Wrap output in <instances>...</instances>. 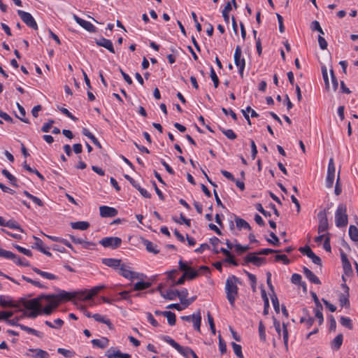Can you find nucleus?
<instances>
[{
    "label": "nucleus",
    "mask_w": 358,
    "mask_h": 358,
    "mask_svg": "<svg viewBox=\"0 0 358 358\" xmlns=\"http://www.w3.org/2000/svg\"><path fill=\"white\" fill-rule=\"evenodd\" d=\"M78 296L79 292H68L64 290H61L58 294H41L36 298L24 301V308L30 310L24 315L31 319L42 314L50 315L61 301H71Z\"/></svg>",
    "instance_id": "f257e3e1"
},
{
    "label": "nucleus",
    "mask_w": 358,
    "mask_h": 358,
    "mask_svg": "<svg viewBox=\"0 0 358 358\" xmlns=\"http://www.w3.org/2000/svg\"><path fill=\"white\" fill-rule=\"evenodd\" d=\"M237 283H239V279L235 275L229 277L225 283L227 299L232 307H234L236 298L238 296Z\"/></svg>",
    "instance_id": "f03ea898"
},
{
    "label": "nucleus",
    "mask_w": 358,
    "mask_h": 358,
    "mask_svg": "<svg viewBox=\"0 0 358 358\" xmlns=\"http://www.w3.org/2000/svg\"><path fill=\"white\" fill-rule=\"evenodd\" d=\"M335 222L338 227H343L348 224V215L345 205L338 206L335 215Z\"/></svg>",
    "instance_id": "7ed1b4c3"
},
{
    "label": "nucleus",
    "mask_w": 358,
    "mask_h": 358,
    "mask_svg": "<svg viewBox=\"0 0 358 358\" xmlns=\"http://www.w3.org/2000/svg\"><path fill=\"white\" fill-rule=\"evenodd\" d=\"M119 273L124 278L129 280L141 278L143 275L142 273H138L131 271V267L129 265L125 264H122L119 268Z\"/></svg>",
    "instance_id": "20e7f679"
},
{
    "label": "nucleus",
    "mask_w": 358,
    "mask_h": 358,
    "mask_svg": "<svg viewBox=\"0 0 358 358\" xmlns=\"http://www.w3.org/2000/svg\"><path fill=\"white\" fill-rule=\"evenodd\" d=\"M163 340L167 343H169L170 345H171L173 348H175L180 354H181L185 358H189V355H191L189 350H192L190 348H183L169 336H164Z\"/></svg>",
    "instance_id": "39448f33"
},
{
    "label": "nucleus",
    "mask_w": 358,
    "mask_h": 358,
    "mask_svg": "<svg viewBox=\"0 0 358 358\" xmlns=\"http://www.w3.org/2000/svg\"><path fill=\"white\" fill-rule=\"evenodd\" d=\"M179 269L184 271L186 274V278L188 280H193L199 275V271L194 270L192 267L189 266L186 262H184L182 259L178 262Z\"/></svg>",
    "instance_id": "423d86ee"
},
{
    "label": "nucleus",
    "mask_w": 358,
    "mask_h": 358,
    "mask_svg": "<svg viewBox=\"0 0 358 358\" xmlns=\"http://www.w3.org/2000/svg\"><path fill=\"white\" fill-rule=\"evenodd\" d=\"M122 239L119 237H105L99 241V243L104 248L117 249L122 244Z\"/></svg>",
    "instance_id": "0eeeda50"
},
{
    "label": "nucleus",
    "mask_w": 358,
    "mask_h": 358,
    "mask_svg": "<svg viewBox=\"0 0 358 358\" xmlns=\"http://www.w3.org/2000/svg\"><path fill=\"white\" fill-rule=\"evenodd\" d=\"M17 14L20 17L21 20L29 27L36 30L38 29V25L36 22L32 15L27 12L24 10H18Z\"/></svg>",
    "instance_id": "6e6552de"
},
{
    "label": "nucleus",
    "mask_w": 358,
    "mask_h": 358,
    "mask_svg": "<svg viewBox=\"0 0 358 358\" xmlns=\"http://www.w3.org/2000/svg\"><path fill=\"white\" fill-rule=\"evenodd\" d=\"M317 217L319 220L317 232L320 234L327 231L329 229V224L326 210L320 211Z\"/></svg>",
    "instance_id": "1a4fd4ad"
},
{
    "label": "nucleus",
    "mask_w": 358,
    "mask_h": 358,
    "mask_svg": "<svg viewBox=\"0 0 358 358\" xmlns=\"http://www.w3.org/2000/svg\"><path fill=\"white\" fill-rule=\"evenodd\" d=\"M299 250L303 255H306L308 257L311 259L312 262L319 265L320 267H322V260L320 257L316 255L313 250L310 249V248L308 245H306L304 247L299 248Z\"/></svg>",
    "instance_id": "9d476101"
},
{
    "label": "nucleus",
    "mask_w": 358,
    "mask_h": 358,
    "mask_svg": "<svg viewBox=\"0 0 358 358\" xmlns=\"http://www.w3.org/2000/svg\"><path fill=\"white\" fill-rule=\"evenodd\" d=\"M103 288H104L103 285L94 287L89 291L87 294H86L87 291L80 292H79L78 299L80 300H85V301L90 300L93 296L96 295L99 293V292Z\"/></svg>",
    "instance_id": "9b49d317"
},
{
    "label": "nucleus",
    "mask_w": 358,
    "mask_h": 358,
    "mask_svg": "<svg viewBox=\"0 0 358 358\" xmlns=\"http://www.w3.org/2000/svg\"><path fill=\"white\" fill-rule=\"evenodd\" d=\"M256 253H249L244 258V264L252 263L257 266H261L262 264L266 262V259L264 257H258L256 256Z\"/></svg>",
    "instance_id": "f8f14e48"
},
{
    "label": "nucleus",
    "mask_w": 358,
    "mask_h": 358,
    "mask_svg": "<svg viewBox=\"0 0 358 358\" xmlns=\"http://www.w3.org/2000/svg\"><path fill=\"white\" fill-rule=\"evenodd\" d=\"M341 258L344 274L348 276L352 275L353 270L351 264L348 259L347 255L343 251L341 252Z\"/></svg>",
    "instance_id": "ddd939ff"
},
{
    "label": "nucleus",
    "mask_w": 358,
    "mask_h": 358,
    "mask_svg": "<svg viewBox=\"0 0 358 358\" xmlns=\"http://www.w3.org/2000/svg\"><path fill=\"white\" fill-rule=\"evenodd\" d=\"M100 215L102 217H115L118 211L116 208L107 206H101L99 207Z\"/></svg>",
    "instance_id": "4468645a"
},
{
    "label": "nucleus",
    "mask_w": 358,
    "mask_h": 358,
    "mask_svg": "<svg viewBox=\"0 0 358 358\" xmlns=\"http://www.w3.org/2000/svg\"><path fill=\"white\" fill-rule=\"evenodd\" d=\"M73 19L80 26L89 32L94 33L96 31L95 27L91 22L79 17L76 15H73Z\"/></svg>",
    "instance_id": "2eb2a0df"
},
{
    "label": "nucleus",
    "mask_w": 358,
    "mask_h": 358,
    "mask_svg": "<svg viewBox=\"0 0 358 358\" xmlns=\"http://www.w3.org/2000/svg\"><path fill=\"white\" fill-rule=\"evenodd\" d=\"M95 43L98 46L103 47L107 49L110 52L115 53V49L112 41L106 38L101 37L99 39H95Z\"/></svg>",
    "instance_id": "dca6fc26"
},
{
    "label": "nucleus",
    "mask_w": 358,
    "mask_h": 358,
    "mask_svg": "<svg viewBox=\"0 0 358 358\" xmlns=\"http://www.w3.org/2000/svg\"><path fill=\"white\" fill-rule=\"evenodd\" d=\"M106 357L108 358H131V355L122 353L120 350L111 348L106 351Z\"/></svg>",
    "instance_id": "f3484780"
},
{
    "label": "nucleus",
    "mask_w": 358,
    "mask_h": 358,
    "mask_svg": "<svg viewBox=\"0 0 358 358\" xmlns=\"http://www.w3.org/2000/svg\"><path fill=\"white\" fill-rule=\"evenodd\" d=\"M176 293L177 294V297L179 298L180 303L185 308H187L191 304V301H189V299H187L188 296V291L187 289H183L181 291H178L176 289Z\"/></svg>",
    "instance_id": "a211bd4d"
},
{
    "label": "nucleus",
    "mask_w": 358,
    "mask_h": 358,
    "mask_svg": "<svg viewBox=\"0 0 358 358\" xmlns=\"http://www.w3.org/2000/svg\"><path fill=\"white\" fill-rule=\"evenodd\" d=\"M242 55V50L241 46L237 45L235 49V52L234 55V63L237 67L241 66L242 64H244L245 66V60L244 58H241Z\"/></svg>",
    "instance_id": "6ab92c4d"
},
{
    "label": "nucleus",
    "mask_w": 358,
    "mask_h": 358,
    "mask_svg": "<svg viewBox=\"0 0 358 358\" xmlns=\"http://www.w3.org/2000/svg\"><path fill=\"white\" fill-rule=\"evenodd\" d=\"M102 263L108 267L117 269L122 264V260L113 258H104L102 259Z\"/></svg>",
    "instance_id": "aec40b11"
},
{
    "label": "nucleus",
    "mask_w": 358,
    "mask_h": 358,
    "mask_svg": "<svg viewBox=\"0 0 358 358\" xmlns=\"http://www.w3.org/2000/svg\"><path fill=\"white\" fill-rule=\"evenodd\" d=\"M303 271L305 276L308 279V280L310 282L316 285L321 284V281L320 280V279L309 268L304 266Z\"/></svg>",
    "instance_id": "412c9836"
},
{
    "label": "nucleus",
    "mask_w": 358,
    "mask_h": 358,
    "mask_svg": "<svg viewBox=\"0 0 358 358\" xmlns=\"http://www.w3.org/2000/svg\"><path fill=\"white\" fill-rule=\"evenodd\" d=\"M92 343L94 346L103 349L108 345L109 340L106 337H102L101 339H93Z\"/></svg>",
    "instance_id": "4be33fe9"
},
{
    "label": "nucleus",
    "mask_w": 358,
    "mask_h": 358,
    "mask_svg": "<svg viewBox=\"0 0 358 358\" xmlns=\"http://www.w3.org/2000/svg\"><path fill=\"white\" fill-rule=\"evenodd\" d=\"M71 226L73 229H79V230H86L90 227V223L86 221H78L75 222H71Z\"/></svg>",
    "instance_id": "5701e85b"
},
{
    "label": "nucleus",
    "mask_w": 358,
    "mask_h": 358,
    "mask_svg": "<svg viewBox=\"0 0 358 358\" xmlns=\"http://www.w3.org/2000/svg\"><path fill=\"white\" fill-rule=\"evenodd\" d=\"M92 317L99 322L106 324L110 329H113V324L108 319H106L105 317L98 313H96L92 315Z\"/></svg>",
    "instance_id": "b1692460"
},
{
    "label": "nucleus",
    "mask_w": 358,
    "mask_h": 358,
    "mask_svg": "<svg viewBox=\"0 0 358 358\" xmlns=\"http://www.w3.org/2000/svg\"><path fill=\"white\" fill-rule=\"evenodd\" d=\"M32 270L36 273L40 275L41 276L46 278V279H48V280H57V276H56L55 275L50 273L45 272V271H43L36 267H32Z\"/></svg>",
    "instance_id": "393cba45"
},
{
    "label": "nucleus",
    "mask_w": 358,
    "mask_h": 358,
    "mask_svg": "<svg viewBox=\"0 0 358 358\" xmlns=\"http://www.w3.org/2000/svg\"><path fill=\"white\" fill-rule=\"evenodd\" d=\"M19 327L22 330L27 332L28 334L34 335V336H37L38 338H42L43 336V334L42 332L38 331H37V330H36L34 329H32L31 327H29L27 326H25L24 324H19Z\"/></svg>",
    "instance_id": "a878e982"
},
{
    "label": "nucleus",
    "mask_w": 358,
    "mask_h": 358,
    "mask_svg": "<svg viewBox=\"0 0 358 358\" xmlns=\"http://www.w3.org/2000/svg\"><path fill=\"white\" fill-rule=\"evenodd\" d=\"M82 134L84 136H85L87 138H89L93 142V143L95 145H96L99 148H101V145L99 143V141H98V139L87 129L83 128V130H82Z\"/></svg>",
    "instance_id": "bb28decb"
},
{
    "label": "nucleus",
    "mask_w": 358,
    "mask_h": 358,
    "mask_svg": "<svg viewBox=\"0 0 358 358\" xmlns=\"http://www.w3.org/2000/svg\"><path fill=\"white\" fill-rule=\"evenodd\" d=\"M235 222L238 229H241L242 228H243L245 229L251 230L250 225L245 220L236 217Z\"/></svg>",
    "instance_id": "cd10ccee"
},
{
    "label": "nucleus",
    "mask_w": 358,
    "mask_h": 358,
    "mask_svg": "<svg viewBox=\"0 0 358 358\" xmlns=\"http://www.w3.org/2000/svg\"><path fill=\"white\" fill-rule=\"evenodd\" d=\"M151 285H152V283L150 282L140 281V282H137L136 283L134 284L133 289L134 291L144 290V289H146L150 287Z\"/></svg>",
    "instance_id": "c85d7f7f"
},
{
    "label": "nucleus",
    "mask_w": 358,
    "mask_h": 358,
    "mask_svg": "<svg viewBox=\"0 0 358 358\" xmlns=\"http://www.w3.org/2000/svg\"><path fill=\"white\" fill-rule=\"evenodd\" d=\"M31 352H35V355H33L35 358H48L49 357V354L41 349L36 348V349H29V350Z\"/></svg>",
    "instance_id": "c756f323"
},
{
    "label": "nucleus",
    "mask_w": 358,
    "mask_h": 358,
    "mask_svg": "<svg viewBox=\"0 0 358 358\" xmlns=\"http://www.w3.org/2000/svg\"><path fill=\"white\" fill-rule=\"evenodd\" d=\"M0 306L3 308L15 307L13 301L10 300L8 296H0Z\"/></svg>",
    "instance_id": "7c9ffc66"
},
{
    "label": "nucleus",
    "mask_w": 358,
    "mask_h": 358,
    "mask_svg": "<svg viewBox=\"0 0 358 358\" xmlns=\"http://www.w3.org/2000/svg\"><path fill=\"white\" fill-rule=\"evenodd\" d=\"M232 9L231 8V4L229 1H228L223 10H222V16H223V18H224V22L227 23V24H229V12Z\"/></svg>",
    "instance_id": "2f4dec72"
},
{
    "label": "nucleus",
    "mask_w": 358,
    "mask_h": 358,
    "mask_svg": "<svg viewBox=\"0 0 358 358\" xmlns=\"http://www.w3.org/2000/svg\"><path fill=\"white\" fill-rule=\"evenodd\" d=\"M17 107L19 110V112H20V114L21 116H19L15 114L16 117L20 119L21 121H22L24 123H27V124L29 123V121L28 119L24 118L26 115V111H25V109L24 108V107L22 106H21L19 103H17Z\"/></svg>",
    "instance_id": "473e14b6"
},
{
    "label": "nucleus",
    "mask_w": 358,
    "mask_h": 358,
    "mask_svg": "<svg viewBox=\"0 0 358 358\" xmlns=\"http://www.w3.org/2000/svg\"><path fill=\"white\" fill-rule=\"evenodd\" d=\"M1 173L10 181L13 186L17 187V179L8 170L3 169Z\"/></svg>",
    "instance_id": "72a5a7b5"
},
{
    "label": "nucleus",
    "mask_w": 358,
    "mask_h": 358,
    "mask_svg": "<svg viewBox=\"0 0 358 358\" xmlns=\"http://www.w3.org/2000/svg\"><path fill=\"white\" fill-rule=\"evenodd\" d=\"M143 243H144V245L146 248V250L148 252H152L154 254H158L159 253V251L156 249L157 245H155L152 242H151L150 241H148V240H144Z\"/></svg>",
    "instance_id": "f704fd0d"
},
{
    "label": "nucleus",
    "mask_w": 358,
    "mask_h": 358,
    "mask_svg": "<svg viewBox=\"0 0 358 358\" xmlns=\"http://www.w3.org/2000/svg\"><path fill=\"white\" fill-rule=\"evenodd\" d=\"M262 297L264 301V315H267L268 313V308H269V301L267 296L266 292L265 289H262Z\"/></svg>",
    "instance_id": "c9c22d12"
},
{
    "label": "nucleus",
    "mask_w": 358,
    "mask_h": 358,
    "mask_svg": "<svg viewBox=\"0 0 358 358\" xmlns=\"http://www.w3.org/2000/svg\"><path fill=\"white\" fill-rule=\"evenodd\" d=\"M282 336H283V343L285 345V348L286 351H288V340H289V334L287 327V324L284 322L282 323Z\"/></svg>",
    "instance_id": "e433bc0d"
},
{
    "label": "nucleus",
    "mask_w": 358,
    "mask_h": 358,
    "mask_svg": "<svg viewBox=\"0 0 358 358\" xmlns=\"http://www.w3.org/2000/svg\"><path fill=\"white\" fill-rule=\"evenodd\" d=\"M161 296L169 300H174L177 297V294L176 293V289H169L166 293L163 291H161Z\"/></svg>",
    "instance_id": "4c0bfd02"
},
{
    "label": "nucleus",
    "mask_w": 358,
    "mask_h": 358,
    "mask_svg": "<svg viewBox=\"0 0 358 358\" xmlns=\"http://www.w3.org/2000/svg\"><path fill=\"white\" fill-rule=\"evenodd\" d=\"M8 259L13 260V262L19 266H29V263L27 260H26L24 258H21L20 257H19L16 255H15L14 258H8Z\"/></svg>",
    "instance_id": "58836bf2"
},
{
    "label": "nucleus",
    "mask_w": 358,
    "mask_h": 358,
    "mask_svg": "<svg viewBox=\"0 0 358 358\" xmlns=\"http://www.w3.org/2000/svg\"><path fill=\"white\" fill-rule=\"evenodd\" d=\"M4 227H9L10 229H18L20 232H24V230L20 227V224L13 220H9L4 223Z\"/></svg>",
    "instance_id": "ea45409f"
},
{
    "label": "nucleus",
    "mask_w": 358,
    "mask_h": 358,
    "mask_svg": "<svg viewBox=\"0 0 358 358\" xmlns=\"http://www.w3.org/2000/svg\"><path fill=\"white\" fill-rule=\"evenodd\" d=\"M349 236L353 241H358V229L354 225L349 227Z\"/></svg>",
    "instance_id": "a19ab883"
},
{
    "label": "nucleus",
    "mask_w": 358,
    "mask_h": 358,
    "mask_svg": "<svg viewBox=\"0 0 358 358\" xmlns=\"http://www.w3.org/2000/svg\"><path fill=\"white\" fill-rule=\"evenodd\" d=\"M54 322H55V324H52V322L46 320L45 322V324L47 326H48L49 327L52 328V329H60L62 327V325L64 324V321L60 318L55 320Z\"/></svg>",
    "instance_id": "79ce46f5"
},
{
    "label": "nucleus",
    "mask_w": 358,
    "mask_h": 358,
    "mask_svg": "<svg viewBox=\"0 0 358 358\" xmlns=\"http://www.w3.org/2000/svg\"><path fill=\"white\" fill-rule=\"evenodd\" d=\"M164 316L167 318V321L169 325L173 326L176 324V315L171 311H165Z\"/></svg>",
    "instance_id": "37998d69"
},
{
    "label": "nucleus",
    "mask_w": 358,
    "mask_h": 358,
    "mask_svg": "<svg viewBox=\"0 0 358 358\" xmlns=\"http://www.w3.org/2000/svg\"><path fill=\"white\" fill-rule=\"evenodd\" d=\"M343 336L342 334H338L332 341V346L338 350L343 343Z\"/></svg>",
    "instance_id": "c03bdc74"
},
{
    "label": "nucleus",
    "mask_w": 358,
    "mask_h": 358,
    "mask_svg": "<svg viewBox=\"0 0 358 358\" xmlns=\"http://www.w3.org/2000/svg\"><path fill=\"white\" fill-rule=\"evenodd\" d=\"M259 334L260 340L263 342H266V328L264 324H263L262 321H260L259 323Z\"/></svg>",
    "instance_id": "a18cd8bd"
},
{
    "label": "nucleus",
    "mask_w": 358,
    "mask_h": 358,
    "mask_svg": "<svg viewBox=\"0 0 358 358\" xmlns=\"http://www.w3.org/2000/svg\"><path fill=\"white\" fill-rule=\"evenodd\" d=\"M192 322L194 324V328L197 330L198 331H200V327H201V315L200 310L198 311L196 313V317L192 320Z\"/></svg>",
    "instance_id": "49530a36"
},
{
    "label": "nucleus",
    "mask_w": 358,
    "mask_h": 358,
    "mask_svg": "<svg viewBox=\"0 0 358 358\" xmlns=\"http://www.w3.org/2000/svg\"><path fill=\"white\" fill-rule=\"evenodd\" d=\"M323 307H315L314 309L315 317L318 319L319 324H322L324 322V317L322 315Z\"/></svg>",
    "instance_id": "de8ad7c7"
},
{
    "label": "nucleus",
    "mask_w": 358,
    "mask_h": 358,
    "mask_svg": "<svg viewBox=\"0 0 358 358\" xmlns=\"http://www.w3.org/2000/svg\"><path fill=\"white\" fill-rule=\"evenodd\" d=\"M322 77H323L324 84H325V89L327 90H329L330 85H329V77H328V74H327V70L325 66L322 67Z\"/></svg>",
    "instance_id": "09e8293b"
},
{
    "label": "nucleus",
    "mask_w": 358,
    "mask_h": 358,
    "mask_svg": "<svg viewBox=\"0 0 358 358\" xmlns=\"http://www.w3.org/2000/svg\"><path fill=\"white\" fill-rule=\"evenodd\" d=\"M34 238L36 242L34 243V245H32V248L37 249L40 252H41L45 248L44 246V243H43V241L36 236H34Z\"/></svg>",
    "instance_id": "8fccbe9b"
},
{
    "label": "nucleus",
    "mask_w": 358,
    "mask_h": 358,
    "mask_svg": "<svg viewBox=\"0 0 358 358\" xmlns=\"http://www.w3.org/2000/svg\"><path fill=\"white\" fill-rule=\"evenodd\" d=\"M231 346L233 348V350L234 351L235 355L238 358H243V353H242V348H241V346L240 345H238V344H236L234 342L231 343Z\"/></svg>",
    "instance_id": "3c124183"
},
{
    "label": "nucleus",
    "mask_w": 358,
    "mask_h": 358,
    "mask_svg": "<svg viewBox=\"0 0 358 358\" xmlns=\"http://www.w3.org/2000/svg\"><path fill=\"white\" fill-rule=\"evenodd\" d=\"M340 322L343 327L349 329H352L353 328L352 320L348 317L343 316L341 317Z\"/></svg>",
    "instance_id": "603ef678"
},
{
    "label": "nucleus",
    "mask_w": 358,
    "mask_h": 358,
    "mask_svg": "<svg viewBox=\"0 0 358 358\" xmlns=\"http://www.w3.org/2000/svg\"><path fill=\"white\" fill-rule=\"evenodd\" d=\"M221 131L229 139L234 140L237 136L232 129H224L220 128Z\"/></svg>",
    "instance_id": "864d4df0"
},
{
    "label": "nucleus",
    "mask_w": 358,
    "mask_h": 358,
    "mask_svg": "<svg viewBox=\"0 0 358 358\" xmlns=\"http://www.w3.org/2000/svg\"><path fill=\"white\" fill-rule=\"evenodd\" d=\"M270 236L272 238V240L271 239H269V238H267L266 241L273 245H275V246H279L280 243V241H279V238H278V236L275 235V233L273 232H270L269 234Z\"/></svg>",
    "instance_id": "5fc2aeb1"
},
{
    "label": "nucleus",
    "mask_w": 358,
    "mask_h": 358,
    "mask_svg": "<svg viewBox=\"0 0 358 358\" xmlns=\"http://www.w3.org/2000/svg\"><path fill=\"white\" fill-rule=\"evenodd\" d=\"M210 78L213 82L214 87L217 88L219 85V78L213 66L210 67Z\"/></svg>",
    "instance_id": "6e6d98bb"
},
{
    "label": "nucleus",
    "mask_w": 358,
    "mask_h": 358,
    "mask_svg": "<svg viewBox=\"0 0 358 358\" xmlns=\"http://www.w3.org/2000/svg\"><path fill=\"white\" fill-rule=\"evenodd\" d=\"M310 29L312 31H317L320 34H324V31L320 27V24L318 21L314 20L310 24Z\"/></svg>",
    "instance_id": "4d7b16f0"
},
{
    "label": "nucleus",
    "mask_w": 358,
    "mask_h": 358,
    "mask_svg": "<svg viewBox=\"0 0 358 358\" xmlns=\"http://www.w3.org/2000/svg\"><path fill=\"white\" fill-rule=\"evenodd\" d=\"M278 252H281V250H275L270 249V248H265V249H262V250H259V252H256V254L258 255H268L269 254L278 253Z\"/></svg>",
    "instance_id": "13d9d810"
},
{
    "label": "nucleus",
    "mask_w": 358,
    "mask_h": 358,
    "mask_svg": "<svg viewBox=\"0 0 358 358\" xmlns=\"http://www.w3.org/2000/svg\"><path fill=\"white\" fill-rule=\"evenodd\" d=\"M271 301H272V303H273V308H274L275 312L279 313L280 304H279V301H278L276 294L275 293H273L271 295Z\"/></svg>",
    "instance_id": "bf43d9fd"
},
{
    "label": "nucleus",
    "mask_w": 358,
    "mask_h": 358,
    "mask_svg": "<svg viewBox=\"0 0 358 358\" xmlns=\"http://www.w3.org/2000/svg\"><path fill=\"white\" fill-rule=\"evenodd\" d=\"M323 248L327 252H331V248L330 245V234L329 233L327 234V236L324 238Z\"/></svg>",
    "instance_id": "052dcab7"
},
{
    "label": "nucleus",
    "mask_w": 358,
    "mask_h": 358,
    "mask_svg": "<svg viewBox=\"0 0 358 358\" xmlns=\"http://www.w3.org/2000/svg\"><path fill=\"white\" fill-rule=\"evenodd\" d=\"M219 338V349L222 355L227 352V345L224 341L222 339L221 335L218 336Z\"/></svg>",
    "instance_id": "680f3d73"
},
{
    "label": "nucleus",
    "mask_w": 358,
    "mask_h": 358,
    "mask_svg": "<svg viewBox=\"0 0 358 358\" xmlns=\"http://www.w3.org/2000/svg\"><path fill=\"white\" fill-rule=\"evenodd\" d=\"M13 247L17 249L20 252L28 256V257H31L32 256V252L29 249H26L24 248H22L18 245H13Z\"/></svg>",
    "instance_id": "e2e57ef3"
},
{
    "label": "nucleus",
    "mask_w": 358,
    "mask_h": 358,
    "mask_svg": "<svg viewBox=\"0 0 358 358\" xmlns=\"http://www.w3.org/2000/svg\"><path fill=\"white\" fill-rule=\"evenodd\" d=\"M235 250L236 252L239 255H241L246 251H248L250 249V247L248 245L243 246L241 244H236L235 245Z\"/></svg>",
    "instance_id": "0e129e2a"
},
{
    "label": "nucleus",
    "mask_w": 358,
    "mask_h": 358,
    "mask_svg": "<svg viewBox=\"0 0 358 358\" xmlns=\"http://www.w3.org/2000/svg\"><path fill=\"white\" fill-rule=\"evenodd\" d=\"M0 257L6 258V259L14 258L15 254L10 251L5 250L0 248Z\"/></svg>",
    "instance_id": "69168bd1"
},
{
    "label": "nucleus",
    "mask_w": 358,
    "mask_h": 358,
    "mask_svg": "<svg viewBox=\"0 0 358 358\" xmlns=\"http://www.w3.org/2000/svg\"><path fill=\"white\" fill-rule=\"evenodd\" d=\"M335 174H327L326 178V187L327 188H331L334 185Z\"/></svg>",
    "instance_id": "338daca9"
},
{
    "label": "nucleus",
    "mask_w": 358,
    "mask_h": 358,
    "mask_svg": "<svg viewBox=\"0 0 358 358\" xmlns=\"http://www.w3.org/2000/svg\"><path fill=\"white\" fill-rule=\"evenodd\" d=\"M291 282L294 285H299L302 282L301 275L298 273L292 274L291 277Z\"/></svg>",
    "instance_id": "774afa93"
}]
</instances>
